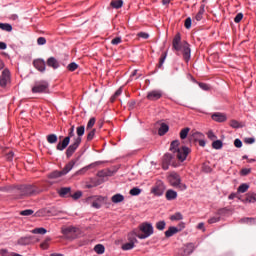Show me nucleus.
<instances>
[{
    "instance_id": "obj_24",
    "label": "nucleus",
    "mask_w": 256,
    "mask_h": 256,
    "mask_svg": "<svg viewBox=\"0 0 256 256\" xmlns=\"http://www.w3.org/2000/svg\"><path fill=\"white\" fill-rule=\"evenodd\" d=\"M166 199L167 201H173L175 199H177V192H175L174 190H167L166 192Z\"/></svg>"
},
{
    "instance_id": "obj_26",
    "label": "nucleus",
    "mask_w": 256,
    "mask_h": 256,
    "mask_svg": "<svg viewBox=\"0 0 256 256\" xmlns=\"http://www.w3.org/2000/svg\"><path fill=\"white\" fill-rule=\"evenodd\" d=\"M204 135L201 132H193L191 137H190V141H200L201 139H203Z\"/></svg>"
},
{
    "instance_id": "obj_22",
    "label": "nucleus",
    "mask_w": 256,
    "mask_h": 256,
    "mask_svg": "<svg viewBox=\"0 0 256 256\" xmlns=\"http://www.w3.org/2000/svg\"><path fill=\"white\" fill-rule=\"evenodd\" d=\"M75 163V160H71L68 164H66V166L62 170L63 175H67V173H69V171H71V169L75 167Z\"/></svg>"
},
{
    "instance_id": "obj_19",
    "label": "nucleus",
    "mask_w": 256,
    "mask_h": 256,
    "mask_svg": "<svg viewBox=\"0 0 256 256\" xmlns=\"http://www.w3.org/2000/svg\"><path fill=\"white\" fill-rule=\"evenodd\" d=\"M139 235V230L135 229L132 232L128 233V241L130 243H137V237Z\"/></svg>"
},
{
    "instance_id": "obj_33",
    "label": "nucleus",
    "mask_w": 256,
    "mask_h": 256,
    "mask_svg": "<svg viewBox=\"0 0 256 256\" xmlns=\"http://www.w3.org/2000/svg\"><path fill=\"white\" fill-rule=\"evenodd\" d=\"M102 205H103V197H99L96 201L92 202V207H94V209H101Z\"/></svg>"
},
{
    "instance_id": "obj_54",
    "label": "nucleus",
    "mask_w": 256,
    "mask_h": 256,
    "mask_svg": "<svg viewBox=\"0 0 256 256\" xmlns=\"http://www.w3.org/2000/svg\"><path fill=\"white\" fill-rule=\"evenodd\" d=\"M207 137H208V139H210V141H215V139H217V135H215V133H213V131H208Z\"/></svg>"
},
{
    "instance_id": "obj_5",
    "label": "nucleus",
    "mask_w": 256,
    "mask_h": 256,
    "mask_svg": "<svg viewBox=\"0 0 256 256\" xmlns=\"http://www.w3.org/2000/svg\"><path fill=\"white\" fill-rule=\"evenodd\" d=\"M49 82L45 80L36 81L32 87V93H47Z\"/></svg>"
},
{
    "instance_id": "obj_57",
    "label": "nucleus",
    "mask_w": 256,
    "mask_h": 256,
    "mask_svg": "<svg viewBox=\"0 0 256 256\" xmlns=\"http://www.w3.org/2000/svg\"><path fill=\"white\" fill-rule=\"evenodd\" d=\"M234 146L237 147V149H241L243 147V142L239 138L234 140Z\"/></svg>"
},
{
    "instance_id": "obj_35",
    "label": "nucleus",
    "mask_w": 256,
    "mask_h": 256,
    "mask_svg": "<svg viewBox=\"0 0 256 256\" xmlns=\"http://www.w3.org/2000/svg\"><path fill=\"white\" fill-rule=\"evenodd\" d=\"M247 191H249V184L247 183L241 184L237 189L238 193H247Z\"/></svg>"
},
{
    "instance_id": "obj_60",
    "label": "nucleus",
    "mask_w": 256,
    "mask_h": 256,
    "mask_svg": "<svg viewBox=\"0 0 256 256\" xmlns=\"http://www.w3.org/2000/svg\"><path fill=\"white\" fill-rule=\"evenodd\" d=\"M137 37H141V39H149V33L147 32H139Z\"/></svg>"
},
{
    "instance_id": "obj_9",
    "label": "nucleus",
    "mask_w": 256,
    "mask_h": 256,
    "mask_svg": "<svg viewBox=\"0 0 256 256\" xmlns=\"http://www.w3.org/2000/svg\"><path fill=\"white\" fill-rule=\"evenodd\" d=\"M81 145V139H74V142L67 148L66 150V157L67 159H70V157H73V153L79 149V146Z\"/></svg>"
},
{
    "instance_id": "obj_21",
    "label": "nucleus",
    "mask_w": 256,
    "mask_h": 256,
    "mask_svg": "<svg viewBox=\"0 0 256 256\" xmlns=\"http://www.w3.org/2000/svg\"><path fill=\"white\" fill-rule=\"evenodd\" d=\"M179 233V228L171 226L168 228V230L165 232V237H173V235Z\"/></svg>"
},
{
    "instance_id": "obj_16",
    "label": "nucleus",
    "mask_w": 256,
    "mask_h": 256,
    "mask_svg": "<svg viewBox=\"0 0 256 256\" xmlns=\"http://www.w3.org/2000/svg\"><path fill=\"white\" fill-rule=\"evenodd\" d=\"M195 251V244L194 243H189L183 248V253L181 254L182 256H187L191 255Z\"/></svg>"
},
{
    "instance_id": "obj_28",
    "label": "nucleus",
    "mask_w": 256,
    "mask_h": 256,
    "mask_svg": "<svg viewBox=\"0 0 256 256\" xmlns=\"http://www.w3.org/2000/svg\"><path fill=\"white\" fill-rule=\"evenodd\" d=\"M169 131V125L162 123L159 130H158V135L163 136L165 133Z\"/></svg>"
},
{
    "instance_id": "obj_49",
    "label": "nucleus",
    "mask_w": 256,
    "mask_h": 256,
    "mask_svg": "<svg viewBox=\"0 0 256 256\" xmlns=\"http://www.w3.org/2000/svg\"><path fill=\"white\" fill-rule=\"evenodd\" d=\"M83 193L81 191H77L74 194H70V197H72V199L77 200V199H81Z\"/></svg>"
},
{
    "instance_id": "obj_15",
    "label": "nucleus",
    "mask_w": 256,
    "mask_h": 256,
    "mask_svg": "<svg viewBox=\"0 0 256 256\" xmlns=\"http://www.w3.org/2000/svg\"><path fill=\"white\" fill-rule=\"evenodd\" d=\"M33 65H34L35 69L40 71V73H44V71H45V60H43V59L34 60Z\"/></svg>"
},
{
    "instance_id": "obj_32",
    "label": "nucleus",
    "mask_w": 256,
    "mask_h": 256,
    "mask_svg": "<svg viewBox=\"0 0 256 256\" xmlns=\"http://www.w3.org/2000/svg\"><path fill=\"white\" fill-rule=\"evenodd\" d=\"M246 203H255L256 202V193H248L245 199Z\"/></svg>"
},
{
    "instance_id": "obj_25",
    "label": "nucleus",
    "mask_w": 256,
    "mask_h": 256,
    "mask_svg": "<svg viewBox=\"0 0 256 256\" xmlns=\"http://www.w3.org/2000/svg\"><path fill=\"white\" fill-rule=\"evenodd\" d=\"M76 134H77V137L74 138V139H81L82 140L81 137H83L85 135V126L84 125L78 126L76 128Z\"/></svg>"
},
{
    "instance_id": "obj_11",
    "label": "nucleus",
    "mask_w": 256,
    "mask_h": 256,
    "mask_svg": "<svg viewBox=\"0 0 256 256\" xmlns=\"http://www.w3.org/2000/svg\"><path fill=\"white\" fill-rule=\"evenodd\" d=\"M151 193H153L157 197H161V195L165 193V184H163L162 181L156 182L155 186L151 189Z\"/></svg>"
},
{
    "instance_id": "obj_20",
    "label": "nucleus",
    "mask_w": 256,
    "mask_h": 256,
    "mask_svg": "<svg viewBox=\"0 0 256 256\" xmlns=\"http://www.w3.org/2000/svg\"><path fill=\"white\" fill-rule=\"evenodd\" d=\"M47 65L48 67H52V69H59V61L55 59V57H50L47 60Z\"/></svg>"
},
{
    "instance_id": "obj_4",
    "label": "nucleus",
    "mask_w": 256,
    "mask_h": 256,
    "mask_svg": "<svg viewBox=\"0 0 256 256\" xmlns=\"http://www.w3.org/2000/svg\"><path fill=\"white\" fill-rule=\"evenodd\" d=\"M167 179L171 187H174L175 189H179V191H185V189H187V185L181 182V176H179V174L172 172L169 174Z\"/></svg>"
},
{
    "instance_id": "obj_46",
    "label": "nucleus",
    "mask_w": 256,
    "mask_h": 256,
    "mask_svg": "<svg viewBox=\"0 0 256 256\" xmlns=\"http://www.w3.org/2000/svg\"><path fill=\"white\" fill-rule=\"evenodd\" d=\"M33 210L32 209H26V210H22L20 211V215L24 216V217H29L30 215H33Z\"/></svg>"
},
{
    "instance_id": "obj_3",
    "label": "nucleus",
    "mask_w": 256,
    "mask_h": 256,
    "mask_svg": "<svg viewBox=\"0 0 256 256\" xmlns=\"http://www.w3.org/2000/svg\"><path fill=\"white\" fill-rule=\"evenodd\" d=\"M153 233V225L149 222H143L138 226V239H148Z\"/></svg>"
},
{
    "instance_id": "obj_63",
    "label": "nucleus",
    "mask_w": 256,
    "mask_h": 256,
    "mask_svg": "<svg viewBox=\"0 0 256 256\" xmlns=\"http://www.w3.org/2000/svg\"><path fill=\"white\" fill-rule=\"evenodd\" d=\"M121 37H116V38H114V39H112V41H111V44L112 45H119V43H121Z\"/></svg>"
},
{
    "instance_id": "obj_23",
    "label": "nucleus",
    "mask_w": 256,
    "mask_h": 256,
    "mask_svg": "<svg viewBox=\"0 0 256 256\" xmlns=\"http://www.w3.org/2000/svg\"><path fill=\"white\" fill-rule=\"evenodd\" d=\"M113 176V171L109 170V169H104V170H101L97 173V177H111Z\"/></svg>"
},
{
    "instance_id": "obj_38",
    "label": "nucleus",
    "mask_w": 256,
    "mask_h": 256,
    "mask_svg": "<svg viewBox=\"0 0 256 256\" xmlns=\"http://www.w3.org/2000/svg\"><path fill=\"white\" fill-rule=\"evenodd\" d=\"M135 247V244L133 242H127L122 245L123 251H131Z\"/></svg>"
},
{
    "instance_id": "obj_48",
    "label": "nucleus",
    "mask_w": 256,
    "mask_h": 256,
    "mask_svg": "<svg viewBox=\"0 0 256 256\" xmlns=\"http://www.w3.org/2000/svg\"><path fill=\"white\" fill-rule=\"evenodd\" d=\"M79 65L77 63L72 62L67 66L68 71H76L78 69Z\"/></svg>"
},
{
    "instance_id": "obj_40",
    "label": "nucleus",
    "mask_w": 256,
    "mask_h": 256,
    "mask_svg": "<svg viewBox=\"0 0 256 256\" xmlns=\"http://www.w3.org/2000/svg\"><path fill=\"white\" fill-rule=\"evenodd\" d=\"M47 141H48L51 145H53V144L57 143V136H56L55 134H49V135L47 136Z\"/></svg>"
},
{
    "instance_id": "obj_51",
    "label": "nucleus",
    "mask_w": 256,
    "mask_h": 256,
    "mask_svg": "<svg viewBox=\"0 0 256 256\" xmlns=\"http://www.w3.org/2000/svg\"><path fill=\"white\" fill-rule=\"evenodd\" d=\"M49 241H51L50 238H47L44 242L40 244L41 249H49Z\"/></svg>"
},
{
    "instance_id": "obj_52",
    "label": "nucleus",
    "mask_w": 256,
    "mask_h": 256,
    "mask_svg": "<svg viewBox=\"0 0 256 256\" xmlns=\"http://www.w3.org/2000/svg\"><path fill=\"white\" fill-rule=\"evenodd\" d=\"M230 127H232L233 129H239V127H241V125L239 124V121L232 120V121H230Z\"/></svg>"
},
{
    "instance_id": "obj_58",
    "label": "nucleus",
    "mask_w": 256,
    "mask_h": 256,
    "mask_svg": "<svg viewBox=\"0 0 256 256\" xmlns=\"http://www.w3.org/2000/svg\"><path fill=\"white\" fill-rule=\"evenodd\" d=\"M249 173H251V169H250V168H243V169L240 171V174H241L243 177L249 175Z\"/></svg>"
},
{
    "instance_id": "obj_53",
    "label": "nucleus",
    "mask_w": 256,
    "mask_h": 256,
    "mask_svg": "<svg viewBox=\"0 0 256 256\" xmlns=\"http://www.w3.org/2000/svg\"><path fill=\"white\" fill-rule=\"evenodd\" d=\"M191 23H193V20L191 19V17H188L185 20L184 27H186V29H191Z\"/></svg>"
},
{
    "instance_id": "obj_44",
    "label": "nucleus",
    "mask_w": 256,
    "mask_h": 256,
    "mask_svg": "<svg viewBox=\"0 0 256 256\" xmlns=\"http://www.w3.org/2000/svg\"><path fill=\"white\" fill-rule=\"evenodd\" d=\"M95 125V118H91L86 126V131H91L93 129V126Z\"/></svg>"
},
{
    "instance_id": "obj_59",
    "label": "nucleus",
    "mask_w": 256,
    "mask_h": 256,
    "mask_svg": "<svg viewBox=\"0 0 256 256\" xmlns=\"http://www.w3.org/2000/svg\"><path fill=\"white\" fill-rule=\"evenodd\" d=\"M13 253L14 252H9V251H7L5 249L0 250V255L1 256H13Z\"/></svg>"
},
{
    "instance_id": "obj_34",
    "label": "nucleus",
    "mask_w": 256,
    "mask_h": 256,
    "mask_svg": "<svg viewBox=\"0 0 256 256\" xmlns=\"http://www.w3.org/2000/svg\"><path fill=\"white\" fill-rule=\"evenodd\" d=\"M212 148L216 149V150L223 149V141H221V140H214L212 142Z\"/></svg>"
},
{
    "instance_id": "obj_37",
    "label": "nucleus",
    "mask_w": 256,
    "mask_h": 256,
    "mask_svg": "<svg viewBox=\"0 0 256 256\" xmlns=\"http://www.w3.org/2000/svg\"><path fill=\"white\" fill-rule=\"evenodd\" d=\"M189 131H191L190 128L186 127L180 131V139H187V136L189 135Z\"/></svg>"
},
{
    "instance_id": "obj_1",
    "label": "nucleus",
    "mask_w": 256,
    "mask_h": 256,
    "mask_svg": "<svg viewBox=\"0 0 256 256\" xmlns=\"http://www.w3.org/2000/svg\"><path fill=\"white\" fill-rule=\"evenodd\" d=\"M172 47L175 51H181L183 49V59L186 63H189L191 59V48H189V43L184 42L183 46L181 45V34L177 33L172 41Z\"/></svg>"
},
{
    "instance_id": "obj_6",
    "label": "nucleus",
    "mask_w": 256,
    "mask_h": 256,
    "mask_svg": "<svg viewBox=\"0 0 256 256\" xmlns=\"http://www.w3.org/2000/svg\"><path fill=\"white\" fill-rule=\"evenodd\" d=\"M21 197H29L30 195H35L37 193V187L33 185H22L18 189Z\"/></svg>"
},
{
    "instance_id": "obj_12",
    "label": "nucleus",
    "mask_w": 256,
    "mask_h": 256,
    "mask_svg": "<svg viewBox=\"0 0 256 256\" xmlns=\"http://www.w3.org/2000/svg\"><path fill=\"white\" fill-rule=\"evenodd\" d=\"M161 97H163V91L152 90V91L148 92L146 99H148V101H159V99H161Z\"/></svg>"
},
{
    "instance_id": "obj_27",
    "label": "nucleus",
    "mask_w": 256,
    "mask_h": 256,
    "mask_svg": "<svg viewBox=\"0 0 256 256\" xmlns=\"http://www.w3.org/2000/svg\"><path fill=\"white\" fill-rule=\"evenodd\" d=\"M111 201L112 203H122V201H125V196L121 194H116L112 196Z\"/></svg>"
},
{
    "instance_id": "obj_41",
    "label": "nucleus",
    "mask_w": 256,
    "mask_h": 256,
    "mask_svg": "<svg viewBox=\"0 0 256 256\" xmlns=\"http://www.w3.org/2000/svg\"><path fill=\"white\" fill-rule=\"evenodd\" d=\"M95 133H97V129H92L88 132L87 134V141H93V139L95 138Z\"/></svg>"
},
{
    "instance_id": "obj_50",
    "label": "nucleus",
    "mask_w": 256,
    "mask_h": 256,
    "mask_svg": "<svg viewBox=\"0 0 256 256\" xmlns=\"http://www.w3.org/2000/svg\"><path fill=\"white\" fill-rule=\"evenodd\" d=\"M66 137H69V139H71V137H75V125H72L70 127V129L68 130V136Z\"/></svg>"
},
{
    "instance_id": "obj_17",
    "label": "nucleus",
    "mask_w": 256,
    "mask_h": 256,
    "mask_svg": "<svg viewBox=\"0 0 256 256\" xmlns=\"http://www.w3.org/2000/svg\"><path fill=\"white\" fill-rule=\"evenodd\" d=\"M33 243V238L31 236H24L18 239V245H31Z\"/></svg>"
},
{
    "instance_id": "obj_39",
    "label": "nucleus",
    "mask_w": 256,
    "mask_h": 256,
    "mask_svg": "<svg viewBox=\"0 0 256 256\" xmlns=\"http://www.w3.org/2000/svg\"><path fill=\"white\" fill-rule=\"evenodd\" d=\"M32 233H34V235H45V233H47V229L35 228L34 230H32Z\"/></svg>"
},
{
    "instance_id": "obj_62",
    "label": "nucleus",
    "mask_w": 256,
    "mask_h": 256,
    "mask_svg": "<svg viewBox=\"0 0 256 256\" xmlns=\"http://www.w3.org/2000/svg\"><path fill=\"white\" fill-rule=\"evenodd\" d=\"M242 222L252 224V223H256V220H255V218H244V219H242Z\"/></svg>"
},
{
    "instance_id": "obj_55",
    "label": "nucleus",
    "mask_w": 256,
    "mask_h": 256,
    "mask_svg": "<svg viewBox=\"0 0 256 256\" xmlns=\"http://www.w3.org/2000/svg\"><path fill=\"white\" fill-rule=\"evenodd\" d=\"M219 221H221V217H212L208 220V223L213 225V223H219Z\"/></svg>"
},
{
    "instance_id": "obj_14",
    "label": "nucleus",
    "mask_w": 256,
    "mask_h": 256,
    "mask_svg": "<svg viewBox=\"0 0 256 256\" xmlns=\"http://www.w3.org/2000/svg\"><path fill=\"white\" fill-rule=\"evenodd\" d=\"M213 121H216L217 123H225L227 121V115L221 112H216L212 114Z\"/></svg>"
},
{
    "instance_id": "obj_64",
    "label": "nucleus",
    "mask_w": 256,
    "mask_h": 256,
    "mask_svg": "<svg viewBox=\"0 0 256 256\" xmlns=\"http://www.w3.org/2000/svg\"><path fill=\"white\" fill-rule=\"evenodd\" d=\"M37 43L38 45H45V43H47V40L45 39V37H39L37 39Z\"/></svg>"
},
{
    "instance_id": "obj_56",
    "label": "nucleus",
    "mask_w": 256,
    "mask_h": 256,
    "mask_svg": "<svg viewBox=\"0 0 256 256\" xmlns=\"http://www.w3.org/2000/svg\"><path fill=\"white\" fill-rule=\"evenodd\" d=\"M73 232H75V228L73 227H68L62 230V233H64V235H69V233H73Z\"/></svg>"
},
{
    "instance_id": "obj_47",
    "label": "nucleus",
    "mask_w": 256,
    "mask_h": 256,
    "mask_svg": "<svg viewBox=\"0 0 256 256\" xmlns=\"http://www.w3.org/2000/svg\"><path fill=\"white\" fill-rule=\"evenodd\" d=\"M130 195L132 196H137V195H141V189L134 187L130 190Z\"/></svg>"
},
{
    "instance_id": "obj_13",
    "label": "nucleus",
    "mask_w": 256,
    "mask_h": 256,
    "mask_svg": "<svg viewBox=\"0 0 256 256\" xmlns=\"http://www.w3.org/2000/svg\"><path fill=\"white\" fill-rule=\"evenodd\" d=\"M69 143H71V138L65 137L62 142H59L56 146L57 151H65L67 147H69Z\"/></svg>"
},
{
    "instance_id": "obj_42",
    "label": "nucleus",
    "mask_w": 256,
    "mask_h": 256,
    "mask_svg": "<svg viewBox=\"0 0 256 256\" xmlns=\"http://www.w3.org/2000/svg\"><path fill=\"white\" fill-rule=\"evenodd\" d=\"M171 221H181L183 219V214L181 212H177L170 217Z\"/></svg>"
},
{
    "instance_id": "obj_30",
    "label": "nucleus",
    "mask_w": 256,
    "mask_h": 256,
    "mask_svg": "<svg viewBox=\"0 0 256 256\" xmlns=\"http://www.w3.org/2000/svg\"><path fill=\"white\" fill-rule=\"evenodd\" d=\"M63 171H54L48 175L49 179H59V177H63Z\"/></svg>"
},
{
    "instance_id": "obj_7",
    "label": "nucleus",
    "mask_w": 256,
    "mask_h": 256,
    "mask_svg": "<svg viewBox=\"0 0 256 256\" xmlns=\"http://www.w3.org/2000/svg\"><path fill=\"white\" fill-rule=\"evenodd\" d=\"M59 213H61V210L57 209L56 207L44 208V209L38 210L34 214V217H45V215L57 216L59 215Z\"/></svg>"
},
{
    "instance_id": "obj_45",
    "label": "nucleus",
    "mask_w": 256,
    "mask_h": 256,
    "mask_svg": "<svg viewBox=\"0 0 256 256\" xmlns=\"http://www.w3.org/2000/svg\"><path fill=\"white\" fill-rule=\"evenodd\" d=\"M166 225L165 221H159L156 223V229H158V231H163Z\"/></svg>"
},
{
    "instance_id": "obj_2",
    "label": "nucleus",
    "mask_w": 256,
    "mask_h": 256,
    "mask_svg": "<svg viewBox=\"0 0 256 256\" xmlns=\"http://www.w3.org/2000/svg\"><path fill=\"white\" fill-rule=\"evenodd\" d=\"M170 151L176 156L178 161H181V163H183V161L187 159V155L191 153V150L188 147L184 146L182 148H179V140H174L171 142Z\"/></svg>"
},
{
    "instance_id": "obj_10",
    "label": "nucleus",
    "mask_w": 256,
    "mask_h": 256,
    "mask_svg": "<svg viewBox=\"0 0 256 256\" xmlns=\"http://www.w3.org/2000/svg\"><path fill=\"white\" fill-rule=\"evenodd\" d=\"M11 83V72L9 69H4L0 75V87H7Z\"/></svg>"
},
{
    "instance_id": "obj_36",
    "label": "nucleus",
    "mask_w": 256,
    "mask_h": 256,
    "mask_svg": "<svg viewBox=\"0 0 256 256\" xmlns=\"http://www.w3.org/2000/svg\"><path fill=\"white\" fill-rule=\"evenodd\" d=\"M94 251L96 253H98V255H103V253H105V246L101 245V244H97L95 247H94Z\"/></svg>"
},
{
    "instance_id": "obj_31",
    "label": "nucleus",
    "mask_w": 256,
    "mask_h": 256,
    "mask_svg": "<svg viewBox=\"0 0 256 256\" xmlns=\"http://www.w3.org/2000/svg\"><path fill=\"white\" fill-rule=\"evenodd\" d=\"M0 29H2V31L11 33L13 31V26H11L9 23H0Z\"/></svg>"
},
{
    "instance_id": "obj_8",
    "label": "nucleus",
    "mask_w": 256,
    "mask_h": 256,
    "mask_svg": "<svg viewBox=\"0 0 256 256\" xmlns=\"http://www.w3.org/2000/svg\"><path fill=\"white\" fill-rule=\"evenodd\" d=\"M177 156L174 155L173 153H166L163 156V160H162V167L165 171H167V169H169V165H175V161H177Z\"/></svg>"
},
{
    "instance_id": "obj_29",
    "label": "nucleus",
    "mask_w": 256,
    "mask_h": 256,
    "mask_svg": "<svg viewBox=\"0 0 256 256\" xmlns=\"http://www.w3.org/2000/svg\"><path fill=\"white\" fill-rule=\"evenodd\" d=\"M110 5L113 9H121L123 7V0H112Z\"/></svg>"
},
{
    "instance_id": "obj_61",
    "label": "nucleus",
    "mask_w": 256,
    "mask_h": 256,
    "mask_svg": "<svg viewBox=\"0 0 256 256\" xmlns=\"http://www.w3.org/2000/svg\"><path fill=\"white\" fill-rule=\"evenodd\" d=\"M243 19V13H238L235 18H234V21L236 23H241V20Z\"/></svg>"
},
{
    "instance_id": "obj_43",
    "label": "nucleus",
    "mask_w": 256,
    "mask_h": 256,
    "mask_svg": "<svg viewBox=\"0 0 256 256\" xmlns=\"http://www.w3.org/2000/svg\"><path fill=\"white\" fill-rule=\"evenodd\" d=\"M165 59H167V54L166 53L161 55V57L159 59V63L157 65L158 69H161V67H163V63H165Z\"/></svg>"
},
{
    "instance_id": "obj_18",
    "label": "nucleus",
    "mask_w": 256,
    "mask_h": 256,
    "mask_svg": "<svg viewBox=\"0 0 256 256\" xmlns=\"http://www.w3.org/2000/svg\"><path fill=\"white\" fill-rule=\"evenodd\" d=\"M60 197H71V187H62L58 190Z\"/></svg>"
}]
</instances>
